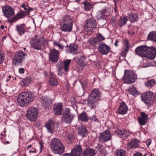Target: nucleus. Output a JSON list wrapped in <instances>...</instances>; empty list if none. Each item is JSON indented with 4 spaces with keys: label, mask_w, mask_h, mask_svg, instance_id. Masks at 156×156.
Returning a JSON list of instances; mask_svg holds the SVG:
<instances>
[{
    "label": "nucleus",
    "mask_w": 156,
    "mask_h": 156,
    "mask_svg": "<svg viewBox=\"0 0 156 156\" xmlns=\"http://www.w3.org/2000/svg\"><path fill=\"white\" fill-rule=\"evenodd\" d=\"M35 97L34 93L31 91L23 92L18 95L17 102L22 107L27 106L33 101Z\"/></svg>",
    "instance_id": "nucleus-1"
},
{
    "label": "nucleus",
    "mask_w": 156,
    "mask_h": 156,
    "mask_svg": "<svg viewBox=\"0 0 156 156\" xmlns=\"http://www.w3.org/2000/svg\"><path fill=\"white\" fill-rule=\"evenodd\" d=\"M29 40L31 48L37 50H42L47 42V40L43 37L37 35L31 38Z\"/></svg>",
    "instance_id": "nucleus-2"
},
{
    "label": "nucleus",
    "mask_w": 156,
    "mask_h": 156,
    "mask_svg": "<svg viewBox=\"0 0 156 156\" xmlns=\"http://www.w3.org/2000/svg\"><path fill=\"white\" fill-rule=\"evenodd\" d=\"M50 147L55 154L61 155L65 151L64 145L60 140L57 138H54L50 143Z\"/></svg>",
    "instance_id": "nucleus-3"
},
{
    "label": "nucleus",
    "mask_w": 156,
    "mask_h": 156,
    "mask_svg": "<svg viewBox=\"0 0 156 156\" xmlns=\"http://www.w3.org/2000/svg\"><path fill=\"white\" fill-rule=\"evenodd\" d=\"M73 21L70 16H64L60 23L61 30L65 32H71L73 29Z\"/></svg>",
    "instance_id": "nucleus-4"
},
{
    "label": "nucleus",
    "mask_w": 156,
    "mask_h": 156,
    "mask_svg": "<svg viewBox=\"0 0 156 156\" xmlns=\"http://www.w3.org/2000/svg\"><path fill=\"white\" fill-rule=\"evenodd\" d=\"M102 93L98 89H94L89 95L87 100L88 104L91 109L96 107L95 103L99 100L101 98Z\"/></svg>",
    "instance_id": "nucleus-5"
},
{
    "label": "nucleus",
    "mask_w": 156,
    "mask_h": 156,
    "mask_svg": "<svg viewBox=\"0 0 156 156\" xmlns=\"http://www.w3.org/2000/svg\"><path fill=\"white\" fill-rule=\"evenodd\" d=\"M156 97L155 94L150 91L145 92L141 96L142 100L147 106H151L153 104Z\"/></svg>",
    "instance_id": "nucleus-6"
},
{
    "label": "nucleus",
    "mask_w": 156,
    "mask_h": 156,
    "mask_svg": "<svg viewBox=\"0 0 156 156\" xmlns=\"http://www.w3.org/2000/svg\"><path fill=\"white\" fill-rule=\"evenodd\" d=\"M137 79V76L134 72L130 70H125L122 79L124 83L131 84L135 82Z\"/></svg>",
    "instance_id": "nucleus-7"
},
{
    "label": "nucleus",
    "mask_w": 156,
    "mask_h": 156,
    "mask_svg": "<svg viewBox=\"0 0 156 156\" xmlns=\"http://www.w3.org/2000/svg\"><path fill=\"white\" fill-rule=\"evenodd\" d=\"M39 111L38 109L35 107L30 108L27 112V119L31 122H35L37 119Z\"/></svg>",
    "instance_id": "nucleus-8"
},
{
    "label": "nucleus",
    "mask_w": 156,
    "mask_h": 156,
    "mask_svg": "<svg viewBox=\"0 0 156 156\" xmlns=\"http://www.w3.org/2000/svg\"><path fill=\"white\" fill-rule=\"evenodd\" d=\"M75 116L74 114L71 113L69 108H66L62 113L61 117L62 121L63 123L70 124L72 122Z\"/></svg>",
    "instance_id": "nucleus-9"
},
{
    "label": "nucleus",
    "mask_w": 156,
    "mask_h": 156,
    "mask_svg": "<svg viewBox=\"0 0 156 156\" xmlns=\"http://www.w3.org/2000/svg\"><path fill=\"white\" fill-rule=\"evenodd\" d=\"M27 54L22 51L16 52L14 55L13 59V62L15 65L21 63L25 58Z\"/></svg>",
    "instance_id": "nucleus-10"
},
{
    "label": "nucleus",
    "mask_w": 156,
    "mask_h": 156,
    "mask_svg": "<svg viewBox=\"0 0 156 156\" xmlns=\"http://www.w3.org/2000/svg\"><path fill=\"white\" fill-rule=\"evenodd\" d=\"M96 26L95 20L93 18L87 19L85 25V28L87 31H92L94 30Z\"/></svg>",
    "instance_id": "nucleus-11"
},
{
    "label": "nucleus",
    "mask_w": 156,
    "mask_h": 156,
    "mask_svg": "<svg viewBox=\"0 0 156 156\" xmlns=\"http://www.w3.org/2000/svg\"><path fill=\"white\" fill-rule=\"evenodd\" d=\"M148 47L146 46H141L137 47L134 51L136 55L139 56L145 57Z\"/></svg>",
    "instance_id": "nucleus-12"
},
{
    "label": "nucleus",
    "mask_w": 156,
    "mask_h": 156,
    "mask_svg": "<svg viewBox=\"0 0 156 156\" xmlns=\"http://www.w3.org/2000/svg\"><path fill=\"white\" fill-rule=\"evenodd\" d=\"M2 10L4 16L7 18L12 16L15 14L13 8L9 5L3 7Z\"/></svg>",
    "instance_id": "nucleus-13"
},
{
    "label": "nucleus",
    "mask_w": 156,
    "mask_h": 156,
    "mask_svg": "<svg viewBox=\"0 0 156 156\" xmlns=\"http://www.w3.org/2000/svg\"><path fill=\"white\" fill-rule=\"evenodd\" d=\"M100 141L105 143L111 139V136L110 132L108 131H105L101 133L98 137Z\"/></svg>",
    "instance_id": "nucleus-14"
},
{
    "label": "nucleus",
    "mask_w": 156,
    "mask_h": 156,
    "mask_svg": "<svg viewBox=\"0 0 156 156\" xmlns=\"http://www.w3.org/2000/svg\"><path fill=\"white\" fill-rule=\"evenodd\" d=\"M49 60L52 62H56L59 59V52L55 48L52 49L49 54Z\"/></svg>",
    "instance_id": "nucleus-15"
},
{
    "label": "nucleus",
    "mask_w": 156,
    "mask_h": 156,
    "mask_svg": "<svg viewBox=\"0 0 156 156\" xmlns=\"http://www.w3.org/2000/svg\"><path fill=\"white\" fill-rule=\"evenodd\" d=\"M63 104L62 102H59L55 104L53 108V112L55 115H60L62 112Z\"/></svg>",
    "instance_id": "nucleus-16"
},
{
    "label": "nucleus",
    "mask_w": 156,
    "mask_h": 156,
    "mask_svg": "<svg viewBox=\"0 0 156 156\" xmlns=\"http://www.w3.org/2000/svg\"><path fill=\"white\" fill-rule=\"evenodd\" d=\"M105 38L101 34L99 33L97 36L94 37L90 38L88 41L92 45H96L98 43L104 40Z\"/></svg>",
    "instance_id": "nucleus-17"
},
{
    "label": "nucleus",
    "mask_w": 156,
    "mask_h": 156,
    "mask_svg": "<svg viewBox=\"0 0 156 156\" xmlns=\"http://www.w3.org/2000/svg\"><path fill=\"white\" fill-rule=\"evenodd\" d=\"M156 56V49L154 47H148L147 51L145 56L150 59H154Z\"/></svg>",
    "instance_id": "nucleus-18"
},
{
    "label": "nucleus",
    "mask_w": 156,
    "mask_h": 156,
    "mask_svg": "<svg viewBox=\"0 0 156 156\" xmlns=\"http://www.w3.org/2000/svg\"><path fill=\"white\" fill-rule=\"evenodd\" d=\"M98 51L102 55H107L110 51V48L104 43L98 44Z\"/></svg>",
    "instance_id": "nucleus-19"
},
{
    "label": "nucleus",
    "mask_w": 156,
    "mask_h": 156,
    "mask_svg": "<svg viewBox=\"0 0 156 156\" xmlns=\"http://www.w3.org/2000/svg\"><path fill=\"white\" fill-rule=\"evenodd\" d=\"M40 100L42 105L45 108H48L52 102V99L43 96L40 98Z\"/></svg>",
    "instance_id": "nucleus-20"
},
{
    "label": "nucleus",
    "mask_w": 156,
    "mask_h": 156,
    "mask_svg": "<svg viewBox=\"0 0 156 156\" xmlns=\"http://www.w3.org/2000/svg\"><path fill=\"white\" fill-rule=\"evenodd\" d=\"M128 109L127 105L124 102L120 103L117 112L118 114L124 115L127 113Z\"/></svg>",
    "instance_id": "nucleus-21"
},
{
    "label": "nucleus",
    "mask_w": 156,
    "mask_h": 156,
    "mask_svg": "<svg viewBox=\"0 0 156 156\" xmlns=\"http://www.w3.org/2000/svg\"><path fill=\"white\" fill-rule=\"evenodd\" d=\"M16 30L18 35L21 36L26 31V28L24 24H19L16 26Z\"/></svg>",
    "instance_id": "nucleus-22"
},
{
    "label": "nucleus",
    "mask_w": 156,
    "mask_h": 156,
    "mask_svg": "<svg viewBox=\"0 0 156 156\" xmlns=\"http://www.w3.org/2000/svg\"><path fill=\"white\" fill-rule=\"evenodd\" d=\"M82 153V150L80 146L76 145L75 148L72 150L71 156H80Z\"/></svg>",
    "instance_id": "nucleus-23"
},
{
    "label": "nucleus",
    "mask_w": 156,
    "mask_h": 156,
    "mask_svg": "<svg viewBox=\"0 0 156 156\" xmlns=\"http://www.w3.org/2000/svg\"><path fill=\"white\" fill-rule=\"evenodd\" d=\"M45 126L49 133H52L54 127V121L52 119H50L46 122Z\"/></svg>",
    "instance_id": "nucleus-24"
},
{
    "label": "nucleus",
    "mask_w": 156,
    "mask_h": 156,
    "mask_svg": "<svg viewBox=\"0 0 156 156\" xmlns=\"http://www.w3.org/2000/svg\"><path fill=\"white\" fill-rule=\"evenodd\" d=\"M77 131L78 134L82 138L86 135L88 133L87 129L83 125H81Z\"/></svg>",
    "instance_id": "nucleus-25"
},
{
    "label": "nucleus",
    "mask_w": 156,
    "mask_h": 156,
    "mask_svg": "<svg viewBox=\"0 0 156 156\" xmlns=\"http://www.w3.org/2000/svg\"><path fill=\"white\" fill-rule=\"evenodd\" d=\"M141 117L138 118L139 123L141 125H144L147 120L148 115L144 113L141 112Z\"/></svg>",
    "instance_id": "nucleus-26"
},
{
    "label": "nucleus",
    "mask_w": 156,
    "mask_h": 156,
    "mask_svg": "<svg viewBox=\"0 0 156 156\" xmlns=\"http://www.w3.org/2000/svg\"><path fill=\"white\" fill-rule=\"evenodd\" d=\"M117 135L120 138L124 139H126L129 135V132L125 129H122L118 131Z\"/></svg>",
    "instance_id": "nucleus-27"
},
{
    "label": "nucleus",
    "mask_w": 156,
    "mask_h": 156,
    "mask_svg": "<svg viewBox=\"0 0 156 156\" xmlns=\"http://www.w3.org/2000/svg\"><path fill=\"white\" fill-rule=\"evenodd\" d=\"M48 81L50 85L53 86H56L58 84L56 77L54 74L51 75Z\"/></svg>",
    "instance_id": "nucleus-28"
},
{
    "label": "nucleus",
    "mask_w": 156,
    "mask_h": 156,
    "mask_svg": "<svg viewBox=\"0 0 156 156\" xmlns=\"http://www.w3.org/2000/svg\"><path fill=\"white\" fill-rule=\"evenodd\" d=\"M69 51L73 54H76L78 53V46L74 44H71L69 47Z\"/></svg>",
    "instance_id": "nucleus-29"
},
{
    "label": "nucleus",
    "mask_w": 156,
    "mask_h": 156,
    "mask_svg": "<svg viewBox=\"0 0 156 156\" xmlns=\"http://www.w3.org/2000/svg\"><path fill=\"white\" fill-rule=\"evenodd\" d=\"M89 118L87 113L85 112H83L78 117L79 120L85 122H87L89 120Z\"/></svg>",
    "instance_id": "nucleus-30"
},
{
    "label": "nucleus",
    "mask_w": 156,
    "mask_h": 156,
    "mask_svg": "<svg viewBox=\"0 0 156 156\" xmlns=\"http://www.w3.org/2000/svg\"><path fill=\"white\" fill-rule=\"evenodd\" d=\"M95 155V151L91 148L86 149L83 153V156H94Z\"/></svg>",
    "instance_id": "nucleus-31"
},
{
    "label": "nucleus",
    "mask_w": 156,
    "mask_h": 156,
    "mask_svg": "<svg viewBox=\"0 0 156 156\" xmlns=\"http://www.w3.org/2000/svg\"><path fill=\"white\" fill-rule=\"evenodd\" d=\"M128 17L131 22H136L138 20V16L136 13L130 12L128 14Z\"/></svg>",
    "instance_id": "nucleus-32"
},
{
    "label": "nucleus",
    "mask_w": 156,
    "mask_h": 156,
    "mask_svg": "<svg viewBox=\"0 0 156 156\" xmlns=\"http://www.w3.org/2000/svg\"><path fill=\"white\" fill-rule=\"evenodd\" d=\"M85 59L86 58L84 57L81 56L78 59V63L81 69L87 64L86 62H85Z\"/></svg>",
    "instance_id": "nucleus-33"
},
{
    "label": "nucleus",
    "mask_w": 156,
    "mask_h": 156,
    "mask_svg": "<svg viewBox=\"0 0 156 156\" xmlns=\"http://www.w3.org/2000/svg\"><path fill=\"white\" fill-rule=\"evenodd\" d=\"M147 39L148 40L153 41L156 43V31H152L149 34Z\"/></svg>",
    "instance_id": "nucleus-34"
},
{
    "label": "nucleus",
    "mask_w": 156,
    "mask_h": 156,
    "mask_svg": "<svg viewBox=\"0 0 156 156\" xmlns=\"http://www.w3.org/2000/svg\"><path fill=\"white\" fill-rule=\"evenodd\" d=\"M84 5L83 8L86 11L90 10L93 7L92 4L87 1H85L83 2Z\"/></svg>",
    "instance_id": "nucleus-35"
},
{
    "label": "nucleus",
    "mask_w": 156,
    "mask_h": 156,
    "mask_svg": "<svg viewBox=\"0 0 156 156\" xmlns=\"http://www.w3.org/2000/svg\"><path fill=\"white\" fill-rule=\"evenodd\" d=\"M128 20L126 16H122L120 18L118 22V24L119 27H121L123 26L126 23Z\"/></svg>",
    "instance_id": "nucleus-36"
},
{
    "label": "nucleus",
    "mask_w": 156,
    "mask_h": 156,
    "mask_svg": "<svg viewBox=\"0 0 156 156\" xmlns=\"http://www.w3.org/2000/svg\"><path fill=\"white\" fill-rule=\"evenodd\" d=\"M146 87L151 88L154 86L156 84V82L154 79L149 80L144 83Z\"/></svg>",
    "instance_id": "nucleus-37"
},
{
    "label": "nucleus",
    "mask_w": 156,
    "mask_h": 156,
    "mask_svg": "<svg viewBox=\"0 0 156 156\" xmlns=\"http://www.w3.org/2000/svg\"><path fill=\"white\" fill-rule=\"evenodd\" d=\"M128 43V41L126 40H124L123 42L124 46L122 53H123L125 54H127L129 49V47Z\"/></svg>",
    "instance_id": "nucleus-38"
},
{
    "label": "nucleus",
    "mask_w": 156,
    "mask_h": 156,
    "mask_svg": "<svg viewBox=\"0 0 156 156\" xmlns=\"http://www.w3.org/2000/svg\"><path fill=\"white\" fill-rule=\"evenodd\" d=\"M110 9L108 8H105L101 11L99 12L100 14H101L102 16H108L109 15Z\"/></svg>",
    "instance_id": "nucleus-39"
},
{
    "label": "nucleus",
    "mask_w": 156,
    "mask_h": 156,
    "mask_svg": "<svg viewBox=\"0 0 156 156\" xmlns=\"http://www.w3.org/2000/svg\"><path fill=\"white\" fill-rule=\"evenodd\" d=\"M139 141L137 140H134L128 144V146L130 147H136L139 145Z\"/></svg>",
    "instance_id": "nucleus-40"
},
{
    "label": "nucleus",
    "mask_w": 156,
    "mask_h": 156,
    "mask_svg": "<svg viewBox=\"0 0 156 156\" xmlns=\"http://www.w3.org/2000/svg\"><path fill=\"white\" fill-rule=\"evenodd\" d=\"M63 136L67 138L70 141L72 140L74 137V135L73 133H69L68 131H66L63 133Z\"/></svg>",
    "instance_id": "nucleus-41"
},
{
    "label": "nucleus",
    "mask_w": 156,
    "mask_h": 156,
    "mask_svg": "<svg viewBox=\"0 0 156 156\" xmlns=\"http://www.w3.org/2000/svg\"><path fill=\"white\" fill-rule=\"evenodd\" d=\"M71 60L70 59L65 60L64 61V70L67 72L69 70V66L70 64Z\"/></svg>",
    "instance_id": "nucleus-42"
},
{
    "label": "nucleus",
    "mask_w": 156,
    "mask_h": 156,
    "mask_svg": "<svg viewBox=\"0 0 156 156\" xmlns=\"http://www.w3.org/2000/svg\"><path fill=\"white\" fill-rule=\"evenodd\" d=\"M57 68L58 72V75L61 76H62V74L64 72V67L61 64L58 63L57 65Z\"/></svg>",
    "instance_id": "nucleus-43"
},
{
    "label": "nucleus",
    "mask_w": 156,
    "mask_h": 156,
    "mask_svg": "<svg viewBox=\"0 0 156 156\" xmlns=\"http://www.w3.org/2000/svg\"><path fill=\"white\" fill-rule=\"evenodd\" d=\"M128 91L131 95H135L139 94L138 91L136 90V88L133 87L128 89Z\"/></svg>",
    "instance_id": "nucleus-44"
},
{
    "label": "nucleus",
    "mask_w": 156,
    "mask_h": 156,
    "mask_svg": "<svg viewBox=\"0 0 156 156\" xmlns=\"http://www.w3.org/2000/svg\"><path fill=\"white\" fill-rule=\"evenodd\" d=\"M97 147L98 148V151L100 154L102 155V156H105L106 154V151L104 147L101 145L98 144Z\"/></svg>",
    "instance_id": "nucleus-45"
},
{
    "label": "nucleus",
    "mask_w": 156,
    "mask_h": 156,
    "mask_svg": "<svg viewBox=\"0 0 156 156\" xmlns=\"http://www.w3.org/2000/svg\"><path fill=\"white\" fill-rule=\"evenodd\" d=\"M115 156H125L126 152L124 150L120 149L115 152Z\"/></svg>",
    "instance_id": "nucleus-46"
},
{
    "label": "nucleus",
    "mask_w": 156,
    "mask_h": 156,
    "mask_svg": "<svg viewBox=\"0 0 156 156\" xmlns=\"http://www.w3.org/2000/svg\"><path fill=\"white\" fill-rule=\"evenodd\" d=\"M53 43L55 47H57L59 49H62L64 48V46L59 41H54Z\"/></svg>",
    "instance_id": "nucleus-47"
},
{
    "label": "nucleus",
    "mask_w": 156,
    "mask_h": 156,
    "mask_svg": "<svg viewBox=\"0 0 156 156\" xmlns=\"http://www.w3.org/2000/svg\"><path fill=\"white\" fill-rule=\"evenodd\" d=\"M26 14L24 12H21L18 13L15 16L17 20L18 19L25 16Z\"/></svg>",
    "instance_id": "nucleus-48"
},
{
    "label": "nucleus",
    "mask_w": 156,
    "mask_h": 156,
    "mask_svg": "<svg viewBox=\"0 0 156 156\" xmlns=\"http://www.w3.org/2000/svg\"><path fill=\"white\" fill-rule=\"evenodd\" d=\"M30 81V78H26L23 79L22 81L23 83V85L24 86H27L29 84Z\"/></svg>",
    "instance_id": "nucleus-49"
},
{
    "label": "nucleus",
    "mask_w": 156,
    "mask_h": 156,
    "mask_svg": "<svg viewBox=\"0 0 156 156\" xmlns=\"http://www.w3.org/2000/svg\"><path fill=\"white\" fill-rule=\"evenodd\" d=\"M22 7L25 10V12L28 13L30 10H33L32 9H30L26 5H23L22 6Z\"/></svg>",
    "instance_id": "nucleus-50"
},
{
    "label": "nucleus",
    "mask_w": 156,
    "mask_h": 156,
    "mask_svg": "<svg viewBox=\"0 0 156 156\" xmlns=\"http://www.w3.org/2000/svg\"><path fill=\"white\" fill-rule=\"evenodd\" d=\"M91 121H94V122H98V119L96 118L94 115H93L91 117H89Z\"/></svg>",
    "instance_id": "nucleus-51"
},
{
    "label": "nucleus",
    "mask_w": 156,
    "mask_h": 156,
    "mask_svg": "<svg viewBox=\"0 0 156 156\" xmlns=\"http://www.w3.org/2000/svg\"><path fill=\"white\" fill-rule=\"evenodd\" d=\"M24 71V69L23 68H20L19 69V73L20 74H23Z\"/></svg>",
    "instance_id": "nucleus-52"
},
{
    "label": "nucleus",
    "mask_w": 156,
    "mask_h": 156,
    "mask_svg": "<svg viewBox=\"0 0 156 156\" xmlns=\"http://www.w3.org/2000/svg\"><path fill=\"white\" fill-rule=\"evenodd\" d=\"M17 21V20L16 19V18L15 17H13L11 19H9V22L11 23H12L14 22L15 21Z\"/></svg>",
    "instance_id": "nucleus-53"
},
{
    "label": "nucleus",
    "mask_w": 156,
    "mask_h": 156,
    "mask_svg": "<svg viewBox=\"0 0 156 156\" xmlns=\"http://www.w3.org/2000/svg\"><path fill=\"white\" fill-rule=\"evenodd\" d=\"M82 87L83 88L87 86V83L86 81H83L82 83L81 82Z\"/></svg>",
    "instance_id": "nucleus-54"
},
{
    "label": "nucleus",
    "mask_w": 156,
    "mask_h": 156,
    "mask_svg": "<svg viewBox=\"0 0 156 156\" xmlns=\"http://www.w3.org/2000/svg\"><path fill=\"white\" fill-rule=\"evenodd\" d=\"M4 60V58L3 56L1 55V52H0V64H1Z\"/></svg>",
    "instance_id": "nucleus-55"
},
{
    "label": "nucleus",
    "mask_w": 156,
    "mask_h": 156,
    "mask_svg": "<svg viewBox=\"0 0 156 156\" xmlns=\"http://www.w3.org/2000/svg\"><path fill=\"white\" fill-rule=\"evenodd\" d=\"M142 154L141 153L137 152L135 153L133 156H142Z\"/></svg>",
    "instance_id": "nucleus-56"
},
{
    "label": "nucleus",
    "mask_w": 156,
    "mask_h": 156,
    "mask_svg": "<svg viewBox=\"0 0 156 156\" xmlns=\"http://www.w3.org/2000/svg\"><path fill=\"white\" fill-rule=\"evenodd\" d=\"M148 141H149V142L148 143L146 144L147 146V147H149V145L151 144V139H149V140Z\"/></svg>",
    "instance_id": "nucleus-57"
},
{
    "label": "nucleus",
    "mask_w": 156,
    "mask_h": 156,
    "mask_svg": "<svg viewBox=\"0 0 156 156\" xmlns=\"http://www.w3.org/2000/svg\"><path fill=\"white\" fill-rule=\"evenodd\" d=\"M39 144H40V146L41 151L42 148L43 147V142L42 141L40 142H39Z\"/></svg>",
    "instance_id": "nucleus-58"
},
{
    "label": "nucleus",
    "mask_w": 156,
    "mask_h": 156,
    "mask_svg": "<svg viewBox=\"0 0 156 156\" xmlns=\"http://www.w3.org/2000/svg\"><path fill=\"white\" fill-rule=\"evenodd\" d=\"M115 45L116 47H117L118 46V41L117 40H116L115 41V42L114 44Z\"/></svg>",
    "instance_id": "nucleus-59"
},
{
    "label": "nucleus",
    "mask_w": 156,
    "mask_h": 156,
    "mask_svg": "<svg viewBox=\"0 0 156 156\" xmlns=\"http://www.w3.org/2000/svg\"><path fill=\"white\" fill-rule=\"evenodd\" d=\"M31 147H32V146L31 145H29L27 147V149L28 150V149H30V148H31Z\"/></svg>",
    "instance_id": "nucleus-60"
},
{
    "label": "nucleus",
    "mask_w": 156,
    "mask_h": 156,
    "mask_svg": "<svg viewBox=\"0 0 156 156\" xmlns=\"http://www.w3.org/2000/svg\"><path fill=\"white\" fill-rule=\"evenodd\" d=\"M4 26L3 25H2L1 27V28L2 29H3L4 28Z\"/></svg>",
    "instance_id": "nucleus-61"
},
{
    "label": "nucleus",
    "mask_w": 156,
    "mask_h": 156,
    "mask_svg": "<svg viewBox=\"0 0 156 156\" xmlns=\"http://www.w3.org/2000/svg\"><path fill=\"white\" fill-rule=\"evenodd\" d=\"M29 152L30 153L31 152L34 153V152H35V151H31V150H30L29 151Z\"/></svg>",
    "instance_id": "nucleus-62"
},
{
    "label": "nucleus",
    "mask_w": 156,
    "mask_h": 156,
    "mask_svg": "<svg viewBox=\"0 0 156 156\" xmlns=\"http://www.w3.org/2000/svg\"><path fill=\"white\" fill-rule=\"evenodd\" d=\"M75 1H76V2H78L80 1H81V0H75Z\"/></svg>",
    "instance_id": "nucleus-63"
},
{
    "label": "nucleus",
    "mask_w": 156,
    "mask_h": 156,
    "mask_svg": "<svg viewBox=\"0 0 156 156\" xmlns=\"http://www.w3.org/2000/svg\"><path fill=\"white\" fill-rule=\"evenodd\" d=\"M6 38V37L5 36H4L3 37V39H5Z\"/></svg>",
    "instance_id": "nucleus-64"
}]
</instances>
